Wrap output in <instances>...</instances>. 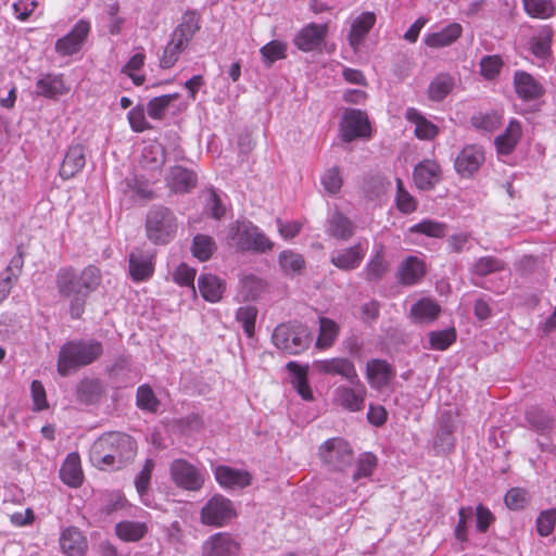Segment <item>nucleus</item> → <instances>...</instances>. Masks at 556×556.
<instances>
[{
	"mask_svg": "<svg viewBox=\"0 0 556 556\" xmlns=\"http://www.w3.org/2000/svg\"><path fill=\"white\" fill-rule=\"evenodd\" d=\"M68 92L62 75L46 74L36 81V94L55 98Z\"/></svg>",
	"mask_w": 556,
	"mask_h": 556,
	"instance_id": "obj_32",
	"label": "nucleus"
},
{
	"mask_svg": "<svg viewBox=\"0 0 556 556\" xmlns=\"http://www.w3.org/2000/svg\"><path fill=\"white\" fill-rule=\"evenodd\" d=\"M240 285L242 292L244 293V298L247 300H254L258 296V294L263 291L265 283L264 281L254 276V275H244L240 279Z\"/></svg>",
	"mask_w": 556,
	"mask_h": 556,
	"instance_id": "obj_58",
	"label": "nucleus"
},
{
	"mask_svg": "<svg viewBox=\"0 0 556 556\" xmlns=\"http://www.w3.org/2000/svg\"><path fill=\"white\" fill-rule=\"evenodd\" d=\"M327 23H309L302 27L293 38V45L302 52L320 50L328 36Z\"/></svg>",
	"mask_w": 556,
	"mask_h": 556,
	"instance_id": "obj_12",
	"label": "nucleus"
},
{
	"mask_svg": "<svg viewBox=\"0 0 556 556\" xmlns=\"http://www.w3.org/2000/svg\"><path fill=\"white\" fill-rule=\"evenodd\" d=\"M103 393V387L99 379L85 378L76 387L77 401L85 405L97 403Z\"/></svg>",
	"mask_w": 556,
	"mask_h": 556,
	"instance_id": "obj_36",
	"label": "nucleus"
},
{
	"mask_svg": "<svg viewBox=\"0 0 556 556\" xmlns=\"http://www.w3.org/2000/svg\"><path fill=\"white\" fill-rule=\"evenodd\" d=\"M179 98V93H169L155 97L147 104V113L153 119H162L169 104Z\"/></svg>",
	"mask_w": 556,
	"mask_h": 556,
	"instance_id": "obj_51",
	"label": "nucleus"
},
{
	"mask_svg": "<svg viewBox=\"0 0 556 556\" xmlns=\"http://www.w3.org/2000/svg\"><path fill=\"white\" fill-rule=\"evenodd\" d=\"M314 369L321 375L340 376L348 382L357 381V370L354 363L348 357H331L314 363Z\"/></svg>",
	"mask_w": 556,
	"mask_h": 556,
	"instance_id": "obj_13",
	"label": "nucleus"
},
{
	"mask_svg": "<svg viewBox=\"0 0 556 556\" xmlns=\"http://www.w3.org/2000/svg\"><path fill=\"white\" fill-rule=\"evenodd\" d=\"M521 137V125L513 119L509 122L505 131L495 138V146L498 153L509 154L513 152Z\"/></svg>",
	"mask_w": 556,
	"mask_h": 556,
	"instance_id": "obj_38",
	"label": "nucleus"
},
{
	"mask_svg": "<svg viewBox=\"0 0 556 556\" xmlns=\"http://www.w3.org/2000/svg\"><path fill=\"white\" fill-rule=\"evenodd\" d=\"M271 341L277 349L287 354L296 355L308 349L312 333L302 324H280L275 328Z\"/></svg>",
	"mask_w": 556,
	"mask_h": 556,
	"instance_id": "obj_5",
	"label": "nucleus"
},
{
	"mask_svg": "<svg viewBox=\"0 0 556 556\" xmlns=\"http://www.w3.org/2000/svg\"><path fill=\"white\" fill-rule=\"evenodd\" d=\"M440 166L438 163L426 160L415 166L414 181L418 189L429 190L432 189L440 180Z\"/></svg>",
	"mask_w": 556,
	"mask_h": 556,
	"instance_id": "obj_26",
	"label": "nucleus"
},
{
	"mask_svg": "<svg viewBox=\"0 0 556 556\" xmlns=\"http://www.w3.org/2000/svg\"><path fill=\"white\" fill-rule=\"evenodd\" d=\"M90 33V23L79 20L72 30L55 42V51L63 56L77 53Z\"/></svg>",
	"mask_w": 556,
	"mask_h": 556,
	"instance_id": "obj_15",
	"label": "nucleus"
},
{
	"mask_svg": "<svg viewBox=\"0 0 556 556\" xmlns=\"http://www.w3.org/2000/svg\"><path fill=\"white\" fill-rule=\"evenodd\" d=\"M86 164L85 148L81 144H73L68 148L59 174L63 179H71L79 173Z\"/></svg>",
	"mask_w": 556,
	"mask_h": 556,
	"instance_id": "obj_25",
	"label": "nucleus"
},
{
	"mask_svg": "<svg viewBox=\"0 0 556 556\" xmlns=\"http://www.w3.org/2000/svg\"><path fill=\"white\" fill-rule=\"evenodd\" d=\"M149 531L146 522L123 520L115 525V534L124 542H138Z\"/></svg>",
	"mask_w": 556,
	"mask_h": 556,
	"instance_id": "obj_37",
	"label": "nucleus"
},
{
	"mask_svg": "<svg viewBox=\"0 0 556 556\" xmlns=\"http://www.w3.org/2000/svg\"><path fill=\"white\" fill-rule=\"evenodd\" d=\"M526 420L533 431L545 433L553 428V418L540 407H530L526 412Z\"/></svg>",
	"mask_w": 556,
	"mask_h": 556,
	"instance_id": "obj_43",
	"label": "nucleus"
},
{
	"mask_svg": "<svg viewBox=\"0 0 556 556\" xmlns=\"http://www.w3.org/2000/svg\"><path fill=\"white\" fill-rule=\"evenodd\" d=\"M128 121L131 129L136 132H142L151 128L150 124L146 118L144 109L140 105L132 108L128 112Z\"/></svg>",
	"mask_w": 556,
	"mask_h": 556,
	"instance_id": "obj_64",
	"label": "nucleus"
},
{
	"mask_svg": "<svg viewBox=\"0 0 556 556\" xmlns=\"http://www.w3.org/2000/svg\"><path fill=\"white\" fill-rule=\"evenodd\" d=\"M556 525V509L543 510L536 518V530L541 536H547Z\"/></svg>",
	"mask_w": 556,
	"mask_h": 556,
	"instance_id": "obj_63",
	"label": "nucleus"
},
{
	"mask_svg": "<svg viewBox=\"0 0 556 556\" xmlns=\"http://www.w3.org/2000/svg\"><path fill=\"white\" fill-rule=\"evenodd\" d=\"M406 118L415 124V135L421 140H431L438 135V127L425 118L416 109L406 111Z\"/></svg>",
	"mask_w": 556,
	"mask_h": 556,
	"instance_id": "obj_40",
	"label": "nucleus"
},
{
	"mask_svg": "<svg viewBox=\"0 0 556 556\" xmlns=\"http://www.w3.org/2000/svg\"><path fill=\"white\" fill-rule=\"evenodd\" d=\"M388 269V263L383 257V247H380L365 267L366 279L369 281H378L382 279Z\"/></svg>",
	"mask_w": 556,
	"mask_h": 556,
	"instance_id": "obj_48",
	"label": "nucleus"
},
{
	"mask_svg": "<svg viewBox=\"0 0 556 556\" xmlns=\"http://www.w3.org/2000/svg\"><path fill=\"white\" fill-rule=\"evenodd\" d=\"M60 546L67 556H83L87 551V539L76 527H67L61 532Z\"/></svg>",
	"mask_w": 556,
	"mask_h": 556,
	"instance_id": "obj_23",
	"label": "nucleus"
},
{
	"mask_svg": "<svg viewBox=\"0 0 556 556\" xmlns=\"http://www.w3.org/2000/svg\"><path fill=\"white\" fill-rule=\"evenodd\" d=\"M340 132L345 142L369 137L370 124L366 113L361 110L348 109L343 114Z\"/></svg>",
	"mask_w": 556,
	"mask_h": 556,
	"instance_id": "obj_9",
	"label": "nucleus"
},
{
	"mask_svg": "<svg viewBox=\"0 0 556 556\" xmlns=\"http://www.w3.org/2000/svg\"><path fill=\"white\" fill-rule=\"evenodd\" d=\"M257 313V308L253 305L241 306L236 313L237 321L241 324L244 333L249 338L254 336Z\"/></svg>",
	"mask_w": 556,
	"mask_h": 556,
	"instance_id": "obj_53",
	"label": "nucleus"
},
{
	"mask_svg": "<svg viewBox=\"0 0 556 556\" xmlns=\"http://www.w3.org/2000/svg\"><path fill=\"white\" fill-rule=\"evenodd\" d=\"M394 376L392 366L384 359L374 358L366 364V378L374 389H382Z\"/></svg>",
	"mask_w": 556,
	"mask_h": 556,
	"instance_id": "obj_21",
	"label": "nucleus"
},
{
	"mask_svg": "<svg viewBox=\"0 0 556 556\" xmlns=\"http://www.w3.org/2000/svg\"><path fill=\"white\" fill-rule=\"evenodd\" d=\"M446 225L431 219L421 220L409 228L412 233H422L431 238H442L446 233Z\"/></svg>",
	"mask_w": 556,
	"mask_h": 556,
	"instance_id": "obj_54",
	"label": "nucleus"
},
{
	"mask_svg": "<svg viewBox=\"0 0 556 556\" xmlns=\"http://www.w3.org/2000/svg\"><path fill=\"white\" fill-rule=\"evenodd\" d=\"M426 275V265L417 256L406 257L399 266L396 277L401 285H416Z\"/></svg>",
	"mask_w": 556,
	"mask_h": 556,
	"instance_id": "obj_24",
	"label": "nucleus"
},
{
	"mask_svg": "<svg viewBox=\"0 0 556 556\" xmlns=\"http://www.w3.org/2000/svg\"><path fill=\"white\" fill-rule=\"evenodd\" d=\"M154 254L151 251L134 250L129 255V273L135 281L149 279L154 271Z\"/></svg>",
	"mask_w": 556,
	"mask_h": 556,
	"instance_id": "obj_19",
	"label": "nucleus"
},
{
	"mask_svg": "<svg viewBox=\"0 0 556 556\" xmlns=\"http://www.w3.org/2000/svg\"><path fill=\"white\" fill-rule=\"evenodd\" d=\"M523 9L534 18L547 20L556 14V4L552 0H522Z\"/></svg>",
	"mask_w": 556,
	"mask_h": 556,
	"instance_id": "obj_42",
	"label": "nucleus"
},
{
	"mask_svg": "<svg viewBox=\"0 0 556 556\" xmlns=\"http://www.w3.org/2000/svg\"><path fill=\"white\" fill-rule=\"evenodd\" d=\"M506 269V263L495 256L486 255L479 257L471 266V273L479 277L500 273Z\"/></svg>",
	"mask_w": 556,
	"mask_h": 556,
	"instance_id": "obj_44",
	"label": "nucleus"
},
{
	"mask_svg": "<svg viewBox=\"0 0 556 556\" xmlns=\"http://www.w3.org/2000/svg\"><path fill=\"white\" fill-rule=\"evenodd\" d=\"M227 240L239 251L265 253L274 248L271 240L257 226L245 220L229 225Z\"/></svg>",
	"mask_w": 556,
	"mask_h": 556,
	"instance_id": "obj_4",
	"label": "nucleus"
},
{
	"mask_svg": "<svg viewBox=\"0 0 556 556\" xmlns=\"http://www.w3.org/2000/svg\"><path fill=\"white\" fill-rule=\"evenodd\" d=\"M470 122L476 129L492 132L500 127L502 116L495 111L486 113L479 112L471 116Z\"/></svg>",
	"mask_w": 556,
	"mask_h": 556,
	"instance_id": "obj_50",
	"label": "nucleus"
},
{
	"mask_svg": "<svg viewBox=\"0 0 556 556\" xmlns=\"http://www.w3.org/2000/svg\"><path fill=\"white\" fill-rule=\"evenodd\" d=\"M102 353V344L96 340L67 342L61 348L58 371L61 376L65 377L71 369L93 363Z\"/></svg>",
	"mask_w": 556,
	"mask_h": 556,
	"instance_id": "obj_3",
	"label": "nucleus"
},
{
	"mask_svg": "<svg viewBox=\"0 0 556 556\" xmlns=\"http://www.w3.org/2000/svg\"><path fill=\"white\" fill-rule=\"evenodd\" d=\"M60 476L62 481L72 488H77L81 484L84 476L80 466V457L77 453L67 455L60 469Z\"/></svg>",
	"mask_w": 556,
	"mask_h": 556,
	"instance_id": "obj_34",
	"label": "nucleus"
},
{
	"mask_svg": "<svg viewBox=\"0 0 556 556\" xmlns=\"http://www.w3.org/2000/svg\"><path fill=\"white\" fill-rule=\"evenodd\" d=\"M485 161L484 150L478 144H468L457 154L454 163L455 170L462 177H471Z\"/></svg>",
	"mask_w": 556,
	"mask_h": 556,
	"instance_id": "obj_14",
	"label": "nucleus"
},
{
	"mask_svg": "<svg viewBox=\"0 0 556 556\" xmlns=\"http://www.w3.org/2000/svg\"><path fill=\"white\" fill-rule=\"evenodd\" d=\"M169 470L173 481L181 489L198 491L204 483L201 471L185 459L173 460Z\"/></svg>",
	"mask_w": 556,
	"mask_h": 556,
	"instance_id": "obj_10",
	"label": "nucleus"
},
{
	"mask_svg": "<svg viewBox=\"0 0 556 556\" xmlns=\"http://www.w3.org/2000/svg\"><path fill=\"white\" fill-rule=\"evenodd\" d=\"M377 466V457L371 453L361 454L357 459V468L353 473V479L370 477Z\"/></svg>",
	"mask_w": 556,
	"mask_h": 556,
	"instance_id": "obj_59",
	"label": "nucleus"
},
{
	"mask_svg": "<svg viewBox=\"0 0 556 556\" xmlns=\"http://www.w3.org/2000/svg\"><path fill=\"white\" fill-rule=\"evenodd\" d=\"M278 263L287 276L300 274L305 267L304 257L291 250L282 251L278 256Z\"/></svg>",
	"mask_w": 556,
	"mask_h": 556,
	"instance_id": "obj_45",
	"label": "nucleus"
},
{
	"mask_svg": "<svg viewBox=\"0 0 556 556\" xmlns=\"http://www.w3.org/2000/svg\"><path fill=\"white\" fill-rule=\"evenodd\" d=\"M55 283L59 294L71 300L72 317L79 318L84 313L87 296L101 283V274L96 266H87L79 275L72 267H63L56 274Z\"/></svg>",
	"mask_w": 556,
	"mask_h": 556,
	"instance_id": "obj_2",
	"label": "nucleus"
},
{
	"mask_svg": "<svg viewBox=\"0 0 556 556\" xmlns=\"http://www.w3.org/2000/svg\"><path fill=\"white\" fill-rule=\"evenodd\" d=\"M177 227V218L168 207L156 206L147 214V237L155 244L168 243L175 237Z\"/></svg>",
	"mask_w": 556,
	"mask_h": 556,
	"instance_id": "obj_6",
	"label": "nucleus"
},
{
	"mask_svg": "<svg viewBox=\"0 0 556 556\" xmlns=\"http://www.w3.org/2000/svg\"><path fill=\"white\" fill-rule=\"evenodd\" d=\"M503 66V61L498 55H486L480 61V73L486 79L495 78Z\"/></svg>",
	"mask_w": 556,
	"mask_h": 556,
	"instance_id": "obj_62",
	"label": "nucleus"
},
{
	"mask_svg": "<svg viewBox=\"0 0 556 556\" xmlns=\"http://www.w3.org/2000/svg\"><path fill=\"white\" fill-rule=\"evenodd\" d=\"M214 475L216 481L227 489H243L251 484L252 477L249 471L235 469L226 465H219L215 468Z\"/></svg>",
	"mask_w": 556,
	"mask_h": 556,
	"instance_id": "obj_20",
	"label": "nucleus"
},
{
	"mask_svg": "<svg viewBox=\"0 0 556 556\" xmlns=\"http://www.w3.org/2000/svg\"><path fill=\"white\" fill-rule=\"evenodd\" d=\"M514 87L517 96L523 101L538 100L545 93L544 86L525 71L515 72Z\"/></svg>",
	"mask_w": 556,
	"mask_h": 556,
	"instance_id": "obj_18",
	"label": "nucleus"
},
{
	"mask_svg": "<svg viewBox=\"0 0 556 556\" xmlns=\"http://www.w3.org/2000/svg\"><path fill=\"white\" fill-rule=\"evenodd\" d=\"M554 31L544 25L530 39L529 50L538 59L546 60L552 55Z\"/></svg>",
	"mask_w": 556,
	"mask_h": 556,
	"instance_id": "obj_29",
	"label": "nucleus"
},
{
	"mask_svg": "<svg viewBox=\"0 0 556 556\" xmlns=\"http://www.w3.org/2000/svg\"><path fill=\"white\" fill-rule=\"evenodd\" d=\"M167 186L177 193L189 192L197 186V175L181 166H174L167 175Z\"/></svg>",
	"mask_w": 556,
	"mask_h": 556,
	"instance_id": "obj_27",
	"label": "nucleus"
},
{
	"mask_svg": "<svg viewBox=\"0 0 556 556\" xmlns=\"http://www.w3.org/2000/svg\"><path fill=\"white\" fill-rule=\"evenodd\" d=\"M137 454V443L128 434L110 431L101 434L89 451L91 464L100 470H119L129 465Z\"/></svg>",
	"mask_w": 556,
	"mask_h": 556,
	"instance_id": "obj_1",
	"label": "nucleus"
},
{
	"mask_svg": "<svg viewBox=\"0 0 556 556\" xmlns=\"http://www.w3.org/2000/svg\"><path fill=\"white\" fill-rule=\"evenodd\" d=\"M441 313V306L432 299L424 298L410 307V317L415 323L430 324Z\"/></svg>",
	"mask_w": 556,
	"mask_h": 556,
	"instance_id": "obj_33",
	"label": "nucleus"
},
{
	"mask_svg": "<svg viewBox=\"0 0 556 556\" xmlns=\"http://www.w3.org/2000/svg\"><path fill=\"white\" fill-rule=\"evenodd\" d=\"M321 185L329 194H337L343 186V176L339 166L328 168L321 176Z\"/></svg>",
	"mask_w": 556,
	"mask_h": 556,
	"instance_id": "obj_55",
	"label": "nucleus"
},
{
	"mask_svg": "<svg viewBox=\"0 0 556 556\" xmlns=\"http://www.w3.org/2000/svg\"><path fill=\"white\" fill-rule=\"evenodd\" d=\"M456 340V331L448 328L429 333L430 345L434 350L444 351Z\"/></svg>",
	"mask_w": 556,
	"mask_h": 556,
	"instance_id": "obj_57",
	"label": "nucleus"
},
{
	"mask_svg": "<svg viewBox=\"0 0 556 556\" xmlns=\"http://www.w3.org/2000/svg\"><path fill=\"white\" fill-rule=\"evenodd\" d=\"M239 549V543L226 532L208 536L201 547L202 556H236Z\"/></svg>",
	"mask_w": 556,
	"mask_h": 556,
	"instance_id": "obj_17",
	"label": "nucleus"
},
{
	"mask_svg": "<svg viewBox=\"0 0 556 556\" xmlns=\"http://www.w3.org/2000/svg\"><path fill=\"white\" fill-rule=\"evenodd\" d=\"M352 386H339L334 390L333 402L336 405L349 412H359L364 408L367 389L357 377L356 382H350Z\"/></svg>",
	"mask_w": 556,
	"mask_h": 556,
	"instance_id": "obj_11",
	"label": "nucleus"
},
{
	"mask_svg": "<svg viewBox=\"0 0 556 556\" xmlns=\"http://www.w3.org/2000/svg\"><path fill=\"white\" fill-rule=\"evenodd\" d=\"M453 87L454 79L448 74H440L430 83L428 96L432 101H441L452 91Z\"/></svg>",
	"mask_w": 556,
	"mask_h": 556,
	"instance_id": "obj_47",
	"label": "nucleus"
},
{
	"mask_svg": "<svg viewBox=\"0 0 556 556\" xmlns=\"http://www.w3.org/2000/svg\"><path fill=\"white\" fill-rule=\"evenodd\" d=\"M366 252L367 249L361 242L336 249L330 253V263L340 270L352 271L361 266Z\"/></svg>",
	"mask_w": 556,
	"mask_h": 556,
	"instance_id": "obj_16",
	"label": "nucleus"
},
{
	"mask_svg": "<svg viewBox=\"0 0 556 556\" xmlns=\"http://www.w3.org/2000/svg\"><path fill=\"white\" fill-rule=\"evenodd\" d=\"M354 224L340 212H334L328 220V232L337 239H350L354 235Z\"/></svg>",
	"mask_w": 556,
	"mask_h": 556,
	"instance_id": "obj_41",
	"label": "nucleus"
},
{
	"mask_svg": "<svg viewBox=\"0 0 556 556\" xmlns=\"http://www.w3.org/2000/svg\"><path fill=\"white\" fill-rule=\"evenodd\" d=\"M159 400L149 386H141L137 390V406L148 412H155L159 407Z\"/></svg>",
	"mask_w": 556,
	"mask_h": 556,
	"instance_id": "obj_60",
	"label": "nucleus"
},
{
	"mask_svg": "<svg viewBox=\"0 0 556 556\" xmlns=\"http://www.w3.org/2000/svg\"><path fill=\"white\" fill-rule=\"evenodd\" d=\"M340 333V326L331 318L319 317V333L316 340V348L326 350L331 348Z\"/></svg>",
	"mask_w": 556,
	"mask_h": 556,
	"instance_id": "obj_39",
	"label": "nucleus"
},
{
	"mask_svg": "<svg viewBox=\"0 0 556 556\" xmlns=\"http://www.w3.org/2000/svg\"><path fill=\"white\" fill-rule=\"evenodd\" d=\"M287 369L292 376L291 383L301 397L305 401L313 400V392L307 381L308 367L302 366L296 362H289Z\"/></svg>",
	"mask_w": 556,
	"mask_h": 556,
	"instance_id": "obj_35",
	"label": "nucleus"
},
{
	"mask_svg": "<svg viewBox=\"0 0 556 556\" xmlns=\"http://www.w3.org/2000/svg\"><path fill=\"white\" fill-rule=\"evenodd\" d=\"M323 464L333 471H344L354 460V453L349 442L342 438H331L318 448Z\"/></svg>",
	"mask_w": 556,
	"mask_h": 556,
	"instance_id": "obj_7",
	"label": "nucleus"
},
{
	"mask_svg": "<svg viewBox=\"0 0 556 556\" xmlns=\"http://www.w3.org/2000/svg\"><path fill=\"white\" fill-rule=\"evenodd\" d=\"M463 33V27L458 23H451L439 31L428 34L424 41L425 45L434 48H445L453 45Z\"/></svg>",
	"mask_w": 556,
	"mask_h": 556,
	"instance_id": "obj_28",
	"label": "nucleus"
},
{
	"mask_svg": "<svg viewBox=\"0 0 556 556\" xmlns=\"http://www.w3.org/2000/svg\"><path fill=\"white\" fill-rule=\"evenodd\" d=\"M186 49L187 47L182 45L180 40L170 37V40L164 47L160 56V67L163 70L172 68Z\"/></svg>",
	"mask_w": 556,
	"mask_h": 556,
	"instance_id": "obj_49",
	"label": "nucleus"
},
{
	"mask_svg": "<svg viewBox=\"0 0 556 556\" xmlns=\"http://www.w3.org/2000/svg\"><path fill=\"white\" fill-rule=\"evenodd\" d=\"M287 43L273 40L261 48L260 52L264 59V62L267 65L273 64L277 60H281L286 58Z\"/></svg>",
	"mask_w": 556,
	"mask_h": 556,
	"instance_id": "obj_56",
	"label": "nucleus"
},
{
	"mask_svg": "<svg viewBox=\"0 0 556 556\" xmlns=\"http://www.w3.org/2000/svg\"><path fill=\"white\" fill-rule=\"evenodd\" d=\"M396 205L405 214L413 213L417 207L415 199L404 189L401 179L396 180Z\"/></svg>",
	"mask_w": 556,
	"mask_h": 556,
	"instance_id": "obj_61",
	"label": "nucleus"
},
{
	"mask_svg": "<svg viewBox=\"0 0 556 556\" xmlns=\"http://www.w3.org/2000/svg\"><path fill=\"white\" fill-rule=\"evenodd\" d=\"M216 251V243L211 236L199 233L194 236L191 245V252L194 257L201 262H205Z\"/></svg>",
	"mask_w": 556,
	"mask_h": 556,
	"instance_id": "obj_46",
	"label": "nucleus"
},
{
	"mask_svg": "<svg viewBox=\"0 0 556 556\" xmlns=\"http://www.w3.org/2000/svg\"><path fill=\"white\" fill-rule=\"evenodd\" d=\"M200 29V14L195 11L186 12L180 23L174 29L172 34V38L176 40H180L182 45L188 47L189 42L192 40L193 36Z\"/></svg>",
	"mask_w": 556,
	"mask_h": 556,
	"instance_id": "obj_30",
	"label": "nucleus"
},
{
	"mask_svg": "<svg viewBox=\"0 0 556 556\" xmlns=\"http://www.w3.org/2000/svg\"><path fill=\"white\" fill-rule=\"evenodd\" d=\"M375 23L376 15L372 12H363L352 21L348 40L354 51H357L363 45L365 37L371 30Z\"/></svg>",
	"mask_w": 556,
	"mask_h": 556,
	"instance_id": "obj_22",
	"label": "nucleus"
},
{
	"mask_svg": "<svg viewBox=\"0 0 556 556\" xmlns=\"http://www.w3.org/2000/svg\"><path fill=\"white\" fill-rule=\"evenodd\" d=\"M236 513L230 500L214 495L201 509V522L206 526L223 527Z\"/></svg>",
	"mask_w": 556,
	"mask_h": 556,
	"instance_id": "obj_8",
	"label": "nucleus"
},
{
	"mask_svg": "<svg viewBox=\"0 0 556 556\" xmlns=\"http://www.w3.org/2000/svg\"><path fill=\"white\" fill-rule=\"evenodd\" d=\"M199 291L202 298L211 303L220 301L226 289L225 281L213 274H203L198 280Z\"/></svg>",
	"mask_w": 556,
	"mask_h": 556,
	"instance_id": "obj_31",
	"label": "nucleus"
},
{
	"mask_svg": "<svg viewBox=\"0 0 556 556\" xmlns=\"http://www.w3.org/2000/svg\"><path fill=\"white\" fill-rule=\"evenodd\" d=\"M146 62V54L143 52H137L129 61L122 67V73L127 75L136 86H141L146 81L144 75L137 74Z\"/></svg>",
	"mask_w": 556,
	"mask_h": 556,
	"instance_id": "obj_52",
	"label": "nucleus"
}]
</instances>
